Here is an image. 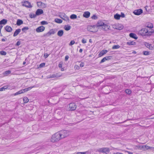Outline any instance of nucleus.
I'll list each match as a JSON object with an SVG mask.
<instances>
[{
	"instance_id": "obj_1",
	"label": "nucleus",
	"mask_w": 154,
	"mask_h": 154,
	"mask_svg": "<svg viewBox=\"0 0 154 154\" xmlns=\"http://www.w3.org/2000/svg\"><path fill=\"white\" fill-rule=\"evenodd\" d=\"M110 27L109 26L107 25L102 21L99 20L96 25H88L87 27V30L90 32L93 33L97 32L99 29L104 31H107L110 29Z\"/></svg>"
},
{
	"instance_id": "obj_2",
	"label": "nucleus",
	"mask_w": 154,
	"mask_h": 154,
	"mask_svg": "<svg viewBox=\"0 0 154 154\" xmlns=\"http://www.w3.org/2000/svg\"><path fill=\"white\" fill-rule=\"evenodd\" d=\"M138 34L143 36H149L151 35L152 33L151 30H149L147 27L142 28L138 32Z\"/></svg>"
},
{
	"instance_id": "obj_3",
	"label": "nucleus",
	"mask_w": 154,
	"mask_h": 154,
	"mask_svg": "<svg viewBox=\"0 0 154 154\" xmlns=\"http://www.w3.org/2000/svg\"><path fill=\"white\" fill-rule=\"evenodd\" d=\"M61 139L58 132L53 134L50 139L51 142L54 143L58 141Z\"/></svg>"
},
{
	"instance_id": "obj_4",
	"label": "nucleus",
	"mask_w": 154,
	"mask_h": 154,
	"mask_svg": "<svg viewBox=\"0 0 154 154\" xmlns=\"http://www.w3.org/2000/svg\"><path fill=\"white\" fill-rule=\"evenodd\" d=\"M135 148L142 151H146L149 149H152L153 148L146 145H139L135 146Z\"/></svg>"
},
{
	"instance_id": "obj_5",
	"label": "nucleus",
	"mask_w": 154,
	"mask_h": 154,
	"mask_svg": "<svg viewBox=\"0 0 154 154\" xmlns=\"http://www.w3.org/2000/svg\"><path fill=\"white\" fill-rule=\"evenodd\" d=\"M61 139L64 138L69 135L70 131L69 130H63L58 132Z\"/></svg>"
},
{
	"instance_id": "obj_6",
	"label": "nucleus",
	"mask_w": 154,
	"mask_h": 154,
	"mask_svg": "<svg viewBox=\"0 0 154 154\" xmlns=\"http://www.w3.org/2000/svg\"><path fill=\"white\" fill-rule=\"evenodd\" d=\"M76 106L75 103H71L67 107L66 109L68 111H73L76 109Z\"/></svg>"
},
{
	"instance_id": "obj_7",
	"label": "nucleus",
	"mask_w": 154,
	"mask_h": 154,
	"mask_svg": "<svg viewBox=\"0 0 154 154\" xmlns=\"http://www.w3.org/2000/svg\"><path fill=\"white\" fill-rule=\"evenodd\" d=\"M97 151L100 152L107 154L109 152L110 149L109 148L107 147H103L98 149Z\"/></svg>"
},
{
	"instance_id": "obj_8",
	"label": "nucleus",
	"mask_w": 154,
	"mask_h": 154,
	"mask_svg": "<svg viewBox=\"0 0 154 154\" xmlns=\"http://www.w3.org/2000/svg\"><path fill=\"white\" fill-rule=\"evenodd\" d=\"M59 16L65 21H69V17L64 13H60L59 14Z\"/></svg>"
},
{
	"instance_id": "obj_9",
	"label": "nucleus",
	"mask_w": 154,
	"mask_h": 154,
	"mask_svg": "<svg viewBox=\"0 0 154 154\" xmlns=\"http://www.w3.org/2000/svg\"><path fill=\"white\" fill-rule=\"evenodd\" d=\"M114 18L116 20H119L120 19V17L122 18H124L125 17V15L122 12L121 13V14L119 15L118 14H116L114 15Z\"/></svg>"
},
{
	"instance_id": "obj_10",
	"label": "nucleus",
	"mask_w": 154,
	"mask_h": 154,
	"mask_svg": "<svg viewBox=\"0 0 154 154\" xmlns=\"http://www.w3.org/2000/svg\"><path fill=\"white\" fill-rule=\"evenodd\" d=\"M22 5L28 8H31L32 7L30 3L27 1H25L21 2Z\"/></svg>"
},
{
	"instance_id": "obj_11",
	"label": "nucleus",
	"mask_w": 154,
	"mask_h": 154,
	"mask_svg": "<svg viewBox=\"0 0 154 154\" xmlns=\"http://www.w3.org/2000/svg\"><path fill=\"white\" fill-rule=\"evenodd\" d=\"M144 45L150 50H152L154 49L153 46L151 44H150L147 42H144Z\"/></svg>"
},
{
	"instance_id": "obj_12",
	"label": "nucleus",
	"mask_w": 154,
	"mask_h": 154,
	"mask_svg": "<svg viewBox=\"0 0 154 154\" xmlns=\"http://www.w3.org/2000/svg\"><path fill=\"white\" fill-rule=\"evenodd\" d=\"M34 87H30L28 88H26L24 89H22L19 91L20 94L24 93L27 91L30 90L32 89Z\"/></svg>"
},
{
	"instance_id": "obj_13",
	"label": "nucleus",
	"mask_w": 154,
	"mask_h": 154,
	"mask_svg": "<svg viewBox=\"0 0 154 154\" xmlns=\"http://www.w3.org/2000/svg\"><path fill=\"white\" fill-rule=\"evenodd\" d=\"M37 6L40 8H45L46 7V5L44 3H43L41 2H37Z\"/></svg>"
},
{
	"instance_id": "obj_14",
	"label": "nucleus",
	"mask_w": 154,
	"mask_h": 154,
	"mask_svg": "<svg viewBox=\"0 0 154 154\" xmlns=\"http://www.w3.org/2000/svg\"><path fill=\"white\" fill-rule=\"evenodd\" d=\"M45 29V28L44 26H41L36 29V31L37 32H41L44 31Z\"/></svg>"
},
{
	"instance_id": "obj_15",
	"label": "nucleus",
	"mask_w": 154,
	"mask_h": 154,
	"mask_svg": "<svg viewBox=\"0 0 154 154\" xmlns=\"http://www.w3.org/2000/svg\"><path fill=\"white\" fill-rule=\"evenodd\" d=\"M108 51L106 50H103L100 51L98 54L99 57H100L103 56L105 54H106Z\"/></svg>"
},
{
	"instance_id": "obj_16",
	"label": "nucleus",
	"mask_w": 154,
	"mask_h": 154,
	"mask_svg": "<svg viewBox=\"0 0 154 154\" xmlns=\"http://www.w3.org/2000/svg\"><path fill=\"white\" fill-rule=\"evenodd\" d=\"M143 12V11L141 9H138L135 10L133 12L134 14L136 15H139Z\"/></svg>"
},
{
	"instance_id": "obj_17",
	"label": "nucleus",
	"mask_w": 154,
	"mask_h": 154,
	"mask_svg": "<svg viewBox=\"0 0 154 154\" xmlns=\"http://www.w3.org/2000/svg\"><path fill=\"white\" fill-rule=\"evenodd\" d=\"M90 15V13L88 11H85L83 15L84 17L87 18H89Z\"/></svg>"
},
{
	"instance_id": "obj_18",
	"label": "nucleus",
	"mask_w": 154,
	"mask_h": 154,
	"mask_svg": "<svg viewBox=\"0 0 154 154\" xmlns=\"http://www.w3.org/2000/svg\"><path fill=\"white\" fill-rule=\"evenodd\" d=\"M146 27L148 28L149 30H151L152 33L153 32V30L152 29V28H153V25L151 23H148Z\"/></svg>"
},
{
	"instance_id": "obj_19",
	"label": "nucleus",
	"mask_w": 154,
	"mask_h": 154,
	"mask_svg": "<svg viewBox=\"0 0 154 154\" xmlns=\"http://www.w3.org/2000/svg\"><path fill=\"white\" fill-rule=\"evenodd\" d=\"M116 26V29L119 30H121L124 27L122 25L119 23L117 24V26Z\"/></svg>"
},
{
	"instance_id": "obj_20",
	"label": "nucleus",
	"mask_w": 154,
	"mask_h": 154,
	"mask_svg": "<svg viewBox=\"0 0 154 154\" xmlns=\"http://www.w3.org/2000/svg\"><path fill=\"white\" fill-rule=\"evenodd\" d=\"M55 29H51L48 33V34L49 35H51L52 34H54L56 32Z\"/></svg>"
},
{
	"instance_id": "obj_21",
	"label": "nucleus",
	"mask_w": 154,
	"mask_h": 154,
	"mask_svg": "<svg viewBox=\"0 0 154 154\" xmlns=\"http://www.w3.org/2000/svg\"><path fill=\"white\" fill-rule=\"evenodd\" d=\"M43 13V11L41 9H38L36 12V15H39L42 14Z\"/></svg>"
},
{
	"instance_id": "obj_22",
	"label": "nucleus",
	"mask_w": 154,
	"mask_h": 154,
	"mask_svg": "<svg viewBox=\"0 0 154 154\" xmlns=\"http://www.w3.org/2000/svg\"><path fill=\"white\" fill-rule=\"evenodd\" d=\"M129 36L130 37L134 38L135 39H137L138 38L136 34L135 33H131L129 34Z\"/></svg>"
},
{
	"instance_id": "obj_23",
	"label": "nucleus",
	"mask_w": 154,
	"mask_h": 154,
	"mask_svg": "<svg viewBox=\"0 0 154 154\" xmlns=\"http://www.w3.org/2000/svg\"><path fill=\"white\" fill-rule=\"evenodd\" d=\"M5 29L8 32H11L12 30L11 27L8 26H7L5 27Z\"/></svg>"
},
{
	"instance_id": "obj_24",
	"label": "nucleus",
	"mask_w": 154,
	"mask_h": 154,
	"mask_svg": "<svg viewBox=\"0 0 154 154\" xmlns=\"http://www.w3.org/2000/svg\"><path fill=\"white\" fill-rule=\"evenodd\" d=\"M127 44L129 45H136V43L134 41H130L127 43Z\"/></svg>"
},
{
	"instance_id": "obj_25",
	"label": "nucleus",
	"mask_w": 154,
	"mask_h": 154,
	"mask_svg": "<svg viewBox=\"0 0 154 154\" xmlns=\"http://www.w3.org/2000/svg\"><path fill=\"white\" fill-rule=\"evenodd\" d=\"M63 33L64 32L63 30H61L58 32L57 35L58 36L61 37L63 36Z\"/></svg>"
},
{
	"instance_id": "obj_26",
	"label": "nucleus",
	"mask_w": 154,
	"mask_h": 154,
	"mask_svg": "<svg viewBox=\"0 0 154 154\" xmlns=\"http://www.w3.org/2000/svg\"><path fill=\"white\" fill-rule=\"evenodd\" d=\"M11 73V71L10 70H8L4 72L3 73V75L5 76H8Z\"/></svg>"
},
{
	"instance_id": "obj_27",
	"label": "nucleus",
	"mask_w": 154,
	"mask_h": 154,
	"mask_svg": "<svg viewBox=\"0 0 154 154\" xmlns=\"http://www.w3.org/2000/svg\"><path fill=\"white\" fill-rule=\"evenodd\" d=\"M20 31L21 29H18L16 30L14 34V36H16L20 32Z\"/></svg>"
},
{
	"instance_id": "obj_28",
	"label": "nucleus",
	"mask_w": 154,
	"mask_h": 154,
	"mask_svg": "<svg viewBox=\"0 0 154 154\" xmlns=\"http://www.w3.org/2000/svg\"><path fill=\"white\" fill-rule=\"evenodd\" d=\"M54 21L58 23H61L63 22V21L57 18L55 19Z\"/></svg>"
},
{
	"instance_id": "obj_29",
	"label": "nucleus",
	"mask_w": 154,
	"mask_h": 154,
	"mask_svg": "<svg viewBox=\"0 0 154 154\" xmlns=\"http://www.w3.org/2000/svg\"><path fill=\"white\" fill-rule=\"evenodd\" d=\"M7 20L4 19L0 21V25L3 24L5 25L6 23L7 22Z\"/></svg>"
},
{
	"instance_id": "obj_30",
	"label": "nucleus",
	"mask_w": 154,
	"mask_h": 154,
	"mask_svg": "<svg viewBox=\"0 0 154 154\" xmlns=\"http://www.w3.org/2000/svg\"><path fill=\"white\" fill-rule=\"evenodd\" d=\"M23 100L24 103H28L29 101V100L26 97H24L23 98Z\"/></svg>"
},
{
	"instance_id": "obj_31",
	"label": "nucleus",
	"mask_w": 154,
	"mask_h": 154,
	"mask_svg": "<svg viewBox=\"0 0 154 154\" xmlns=\"http://www.w3.org/2000/svg\"><path fill=\"white\" fill-rule=\"evenodd\" d=\"M70 29L71 26L68 25H65L64 27V29L66 31L69 30Z\"/></svg>"
},
{
	"instance_id": "obj_32",
	"label": "nucleus",
	"mask_w": 154,
	"mask_h": 154,
	"mask_svg": "<svg viewBox=\"0 0 154 154\" xmlns=\"http://www.w3.org/2000/svg\"><path fill=\"white\" fill-rule=\"evenodd\" d=\"M23 23V21L21 20H18L17 21V24L18 26H20Z\"/></svg>"
},
{
	"instance_id": "obj_33",
	"label": "nucleus",
	"mask_w": 154,
	"mask_h": 154,
	"mask_svg": "<svg viewBox=\"0 0 154 154\" xmlns=\"http://www.w3.org/2000/svg\"><path fill=\"white\" fill-rule=\"evenodd\" d=\"M70 17L72 19H76L77 16L75 14H72L70 15Z\"/></svg>"
},
{
	"instance_id": "obj_34",
	"label": "nucleus",
	"mask_w": 154,
	"mask_h": 154,
	"mask_svg": "<svg viewBox=\"0 0 154 154\" xmlns=\"http://www.w3.org/2000/svg\"><path fill=\"white\" fill-rule=\"evenodd\" d=\"M143 54L145 55H148L150 54V53L148 51H144L143 52Z\"/></svg>"
},
{
	"instance_id": "obj_35",
	"label": "nucleus",
	"mask_w": 154,
	"mask_h": 154,
	"mask_svg": "<svg viewBox=\"0 0 154 154\" xmlns=\"http://www.w3.org/2000/svg\"><path fill=\"white\" fill-rule=\"evenodd\" d=\"M120 46L118 45H115L112 46V49H118L120 48Z\"/></svg>"
},
{
	"instance_id": "obj_36",
	"label": "nucleus",
	"mask_w": 154,
	"mask_h": 154,
	"mask_svg": "<svg viewBox=\"0 0 154 154\" xmlns=\"http://www.w3.org/2000/svg\"><path fill=\"white\" fill-rule=\"evenodd\" d=\"M7 88V86H5L3 87L0 88V91H2L5 90V89Z\"/></svg>"
},
{
	"instance_id": "obj_37",
	"label": "nucleus",
	"mask_w": 154,
	"mask_h": 154,
	"mask_svg": "<svg viewBox=\"0 0 154 154\" xmlns=\"http://www.w3.org/2000/svg\"><path fill=\"white\" fill-rule=\"evenodd\" d=\"M40 23L42 25H47L48 24V23L45 21H43L41 22Z\"/></svg>"
},
{
	"instance_id": "obj_38",
	"label": "nucleus",
	"mask_w": 154,
	"mask_h": 154,
	"mask_svg": "<svg viewBox=\"0 0 154 154\" xmlns=\"http://www.w3.org/2000/svg\"><path fill=\"white\" fill-rule=\"evenodd\" d=\"M125 92L128 94H130L131 93V91L129 89H127L125 90Z\"/></svg>"
},
{
	"instance_id": "obj_39",
	"label": "nucleus",
	"mask_w": 154,
	"mask_h": 154,
	"mask_svg": "<svg viewBox=\"0 0 154 154\" xmlns=\"http://www.w3.org/2000/svg\"><path fill=\"white\" fill-rule=\"evenodd\" d=\"M112 56H108L105 57L106 60H111L112 58Z\"/></svg>"
},
{
	"instance_id": "obj_40",
	"label": "nucleus",
	"mask_w": 154,
	"mask_h": 154,
	"mask_svg": "<svg viewBox=\"0 0 154 154\" xmlns=\"http://www.w3.org/2000/svg\"><path fill=\"white\" fill-rule=\"evenodd\" d=\"M0 54L2 55H5L6 54V52L4 51H1L0 52Z\"/></svg>"
},
{
	"instance_id": "obj_41",
	"label": "nucleus",
	"mask_w": 154,
	"mask_h": 154,
	"mask_svg": "<svg viewBox=\"0 0 154 154\" xmlns=\"http://www.w3.org/2000/svg\"><path fill=\"white\" fill-rule=\"evenodd\" d=\"M29 28L28 27H24L22 29V30L23 32H25L26 31L28 30Z\"/></svg>"
},
{
	"instance_id": "obj_42",
	"label": "nucleus",
	"mask_w": 154,
	"mask_h": 154,
	"mask_svg": "<svg viewBox=\"0 0 154 154\" xmlns=\"http://www.w3.org/2000/svg\"><path fill=\"white\" fill-rule=\"evenodd\" d=\"M77 154H89V153L88 152H78Z\"/></svg>"
},
{
	"instance_id": "obj_43",
	"label": "nucleus",
	"mask_w": 154,
	"mask_h": 154,
	"mask_svg": "<svg viewBox=\"0 0 154 154\" xmlns=\"http://www.w3.org/2000/svg\"><path fill=\"white\" fill-rule=\"evenodd\" d=\"M91 18L93 19L96 20L97 19V17L96 15H94L92 16Z\"/></svg>"
},
{
	"instance_id": "obj_44",
	"label": "nucleus",
	"mask_w": 154,
	"mask_h": 154,
	"mask_svg": "<svg viewBox=\"0 0 154 154\" xmlns=\"http://www.w3.org/2000/svg\"><path fill=\"white\" fill-rule=\"evenodd\" d=\"M74 68L75 69L79 70V67L77 65H75L74 66Z\"/></svg>"
},
{
	"instance_id": "obj_45",
	"label": "nucleus",
	"mask_w": 154,
	"mask_h": 154,
	"mask_svg": "<svg viewBox=\"0 0 154 154\" xmlns=\"http://www.w3.org/2000/svg\"><path fill=\"white\" fill-rule=\"evenodd\" d=\"M106 61V59L105 57H104L100 61V63H102Z\"/></svg>"
},
{
	"instance_id": "obj_46",
	"label": "nucleus",
	"mask_w": 154,
	"mask_h": 154,
	"mask_svg": "<svg viewBox=\"0 0 154 154\" xmlns=\"http://www.w3.org/2000/svg\"><path fill=\"white\" fill-rule=\"evenodd\" d=\"M75 43V42L74 41L72 40L70 42L69 45H73Z\"/></svg>"
},
{
	"instance_id": "obj_47",
	"label": "nucleus",
	"mask_w": 154,
	"mask_h": 154,
	"mask_svg": "<svg viewBox=\"0 0 154 154\" xmlns=\"http://www.w3.org/2000/svg\"><path fill=\"white\" fill-rule=\"evenodd\" d=\"M112 27L114 29H116V26H117V24H115L113 25H112Z\"/></svg>"
},
{
	"instance_id": "obj_48",
	"label": "nucleus",
	"mask_w": 154,
	"mask_h": 154,
	"mask_svg": "<svg viewBox=\"0 0 154 154\" xmlns=\"http://www.w3.org/2000/svg\"><path fill=\"white\" fill-rule=\"evenodd\" d=\"M45 65V64L44 63H42L39 66L40 67H42L44 66Z\"/></svg>"
},
{
	"instance_id": "obj_49",
	"label": "nucleus",
	"mask_w": 154,
	"mask_h": 154,
	"mask_svg": "<svg viewBox=\"0 0 154 154\" xmlns=\"http://www.w3.org/2000/svg\"><path fill=\"white\" fill-rule=\"evenodd\" d=\"M83 43H85L86 42V40L85 39H83L82 41Z\"/></svg>"
},
{
	"instance_id": "obj_50",
	"label": "nucleus",
	"mask_w": 154,
	"mask_h": 154,
	"mask_svg": "<svg viewBox=\"0 0 154 154\" xmlns=\"http://www.w3.org/2000/svg\"><path fill=\"white\" fill-rule=\"evenodd\" d=\"M62 62H60L58 65V66L60 68H61L62 67Z\"/></svg>"
},
{
	"instance_id": "obj_51",
	"label": "nucleus",
	"mask_w": 154,
	"mask_h": 154,
	"mask_svg": "<svg viewBox=\"0 0 154 154\" xmlns=\"http://www.w3.org/2000/svg\"><path fill=\"white\" fill-rule=\"evenodd\" d=\"M84 63H83L82 62L80 64V66L81 67H83L84 66Z\"/></svg>"
},
{
	"instance_id": "obj_52",
	"label": "nucleus",
	"mask_w": 154,
	"mask_h": 154,
	"mask_svg": "<svg viewBox=\"0 0 154 154\" xmlns=\"http://www.w3.org/2000/svg\"><path fill=\"white\" fill-rule=\"evenodd\" d=\"M36 14L35 15L34 14H31L30 15V17L31 18H34L36 17Z\"/></svg>"
},
{
	"instance_id": "obj_53",
	"label": "nucleus",
	"mask_w": 154,
	"mask_h": 154,
	"mask_svg": "<svg viewBox=\"0 0 154 154\" xmlns=\"http://www.w3.org/2000/svg\"><path fill=\"white\" fill-rule=\"evenodd\" d=\"M20 44H21L20 42V41H19L17 42V43H16V45L17 46H19L20 45Z\"/></svg>"
},
{
	"instance_id": "obj_54",
	"label": "nucleus",
	"mask_w": 154,
	"mask_h": 154,
	"mask_svg": "<svg viewBox=\"0 0 154 154\" xmlns=\"http://www.w3.org/2000/svg\"><path fill=\"white\" fill-rule=\"evenodd\" d=\"M48 55L47 54H44V57L45 58H47L48 56Z\"/></svg>"
},
{
	"instance_id": "obj_55",
	"label": "nucleus",
	"mask_w": 154,
	"mask_h": 154,
	"mask_svg": "<svg viewBox=\"0 0 154 154\" xmlns=\"http://www.w3.org/2000/svg\"><path fill=\"white\" fill-rule=\"evenodd\" d=\"M69 58V56H66L65 57V60L66 61Z\"/></svg>"
},
{
	"instance_id": "obj_56",
	"label": "nucleus",
	"mask_w": 154,
	"mask_h": 154,
	"mask_svg": "<svg viewBox=\"0 0 154 154\" xmlns=\"http://www.w3.org/2000/svg\"><path fill=\"white\" fill-rule=\"evenodd\" d=\"M19 94V92L18 91L16 92L14 94V95L16 96V95H17L18 94Z\"/></svg>"
},
{
	"instance_id": "obj_57",
	"label": "nucleus",
	"mask_w": 154,
	"mask_h": 154,
	"mask_svg": "<svg viewBox=\"0 0 154 154\" xmlns=\"http://www.w3.org/2000/svg\"><path fill=\"white\" fill-rule=\"evenodd\" d=\"M57 77V76L55 75H52L51 76V78H55V77Z\"/></svg>"
},
{
	"instance_id": "obj_58",
	"label": "nucleus",
	"mask_w": 154,
	"mask_h": 154,
	"mask_svg": "<svg viewBox=\"0 0 154 154\" xmlns=\"http://www.w3.org/2000/svg\"><path fill=\"white\" fill-rule=\"evenodd\" d=\"M79 52L80 53H82V49H80L79 50Z\"/></svg>"
},
{
	"instance_id": "obj_59",
	"label": "nucleus",
	"mask_w": 154,
	"mask_h": 154,
	"mask_svg": "<svg viewBox=\"0 0 154 154\" xmlns=\"http://www.w3.org/2000/svg\"><path fill=\"white\" fill-rule=\"evenodd\" d=\"M114 154H122L121 153H120V152H117V153H114Z\"/></svg>"
},
{
	"instance_id": "obj_60",
	"label": "nucleus",
	"mask_w": 154,
	"mask_h": 154,
	"mask_svg": "<svg viewBox=\"0 0 154 154\" xmlns=\"http://www.w3.org/2000/svg\"><path fill=\"white\" fill-rule=\"evenodd\" d=\"M61 68V71H63L64 70V69L63 68Z\"/></svg>"
},
{
	"instance_id": "obj_61",
	"label": "nucleus",
	"mask_w": 154,
	"mask_h": 154,
	"mask_svg": "<svg viewBox=\"0 0 154 154\" xmlns=\"http://www.w3.org/2000/svg\"><path fill=\"white\" fill-rule=\"evenodd\" d=\"M152 9H154V5L152 6Z\"/></svg>"
},
{
	"instance_id": "obj_62",
	"label": "nucleus",
	"mask_w": 154,
	"mask_h": 154,
	"mask_svg": "<svg viewBox=\"0 0 154 154\" xmlns=\"http://www.w3.org/2000/svg\"><path fill=\"white\" fill-rule=\"evenodd\" d=\"M133 53L134 54H136V52L135 51H134L133 52Z\"/></svg>"
},
{
	"instance_id": "obj_63",
	"label": "nucleus",
	"mask_w": 154,
	"mask_h": 154,
	"mask_svg": "<svg viewBox=\"0 0 154 154\" xmlns=\"http://www.w3.org/2000/svg\"><path fill=\"white\" fill-rule=\"evenodd\" d=\"M91 42V39H90V40H89V42Z\"/></svg>"
},
{
	"instance_id": "obj_64",
	"label": "nucleus",
	"mask_w": 154,
	"mask_h": 154,
	"mask_svg": "<svg viewBox=\"0 0 154 154\" xmlns=\"http://www.w3.org/2000/svg\"><path fill=\"white\" fill-rule=\"evenodd\" d=\"M109 154H114V153H110Z\"/></svg>"
}]
</instances>
